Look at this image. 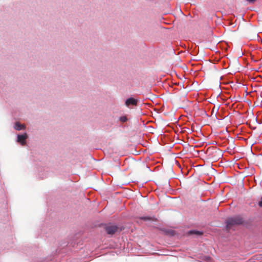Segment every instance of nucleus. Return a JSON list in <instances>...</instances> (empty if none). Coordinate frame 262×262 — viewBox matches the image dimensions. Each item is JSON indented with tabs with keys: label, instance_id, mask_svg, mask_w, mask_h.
Returning a JSON list of instances; mask_svg holds the SVG:
<instances>
[{
	"label": "nucleus",
	"instance_id": "1",
	"mask_svg": "<svg viewBox=\"0 0 262 262\" xmlns=\"http://www.w3.org/2000/svg\"><path fill=\"white\" fill-rule=\"evenodd\" d=\"M243 223V218L240 216L229 217L226 221L227 230H230L233 227L241 225Z\"/></svg>",
	"mask_w": 262,
	"mask_h": 262
},
{
	"label": "nucleus",
	"instance_id": "2",
	"mask_svg": "<svg viewBox=\"0 0 262 262\" xmlns=\"http://www.w3.org/2000/svg\"><path fill=\"white\" fill-rule=\"evenodd\" d=\"M105 230L108 234L113 235L118 230V227L114 225L107 226L105 227Z\"/></svg>",
	"mask_w": 262,
	"mask_h": 262
},
{
	"label": "nucleus",
	"instance_id": "3",
	"mask_svg": "<svg viewBox=\"0 0 262 262\" xmlns=\"http://www.w3.org/2000/svg\"><path fill=\"white\" fill-rule=\"evenodd\" d=\"M138 103V100L134 98H129L126 100L125 102V104L127 107H129L130 105L136 106Z\"/></svg>",
	"mask_w": 262,
	"mask_h": 262
},
{
	"label": "nucleus",
	"instance_id": "4",
	"mask_svg": "<svg viewBox=\"0 0 262 262\" xmlns=\"http://www.w3.org/2000/svg\"><path fill=\"white\" fill-rule=\"evenodd\" d=\"M27 138V135L26 134L21 135H18L17 136V142L20 143L21 145H24Z\"/></svg>",
	"mask_w": 262,
	"mask_h": 262
},
{
	"label": "nucleus",
	"instance_id": "5",
	"mask_svg": "<svg viewBox=\"0 0 262 262\" xmlns=\"http://www.w3.org/2000/svg\"><path fill=\"white\" fill-rule=\"evenodd\" d=\"M14 128L17 130H20L25 128V125L17 122L15 124Z\"/></svg>",
	"mask_w": 262,
	"mask_h": 262
},
{
	"label": "nucleus",
	"instance_id": "6",
	"mask_svg": "<svg viewBox=\"0 0 262 262\" xmlns=\"http://www.w3.org/2000/svg\"><path fill=\"white\" fill-rule=\"evenodd\" d=\"M188 234H196L197 235H201L203 234V233L200 231H199L191 230V231H189Z\"/></svg>",
	"mask_w": 262,
	"mask_h": 262
},
{
	"label": "nucleus",
	"instance_id": "7",
	"mask_svg": "<svg viewBox=\"0 0 262 262\" xmlns=\"http://www.w3.org/2000/svg\"><path fill=\"white\" fill-rule=\"evenodd\" d=\"M140 219L144 220V221H155V219L149 216H143L141 217Z\"/></svg>",
	"mask_w": 262,
	"mask_h": 262
},
{
	"label": "nucleus",
	"instance_id": "8",
	"mask_svg": "<svg viewBox=\"0 0 262 262\" xmlns=\"http://www.w3.org/2000/svg\"><path fill=\"white\" fill-rule=\"evenodd\" d=\"M127 119L125 116L120 117V120L122 122H125L127 121Z\"/></svg>",
	"mask_w": 262,
	"mask_h": 262
},
{
	"label": "nucleus",
	"instance_id": "9",
	"mask_svg": "<svg viewBox=\"0 0 262 262\" xmlns=\"http://www.w3.org/2000/svg\"><path fill=\"white\" fill-rule=\"evenodd\" d=\"M258 205L260 207H262V198H261L260 201H259V202H258Z\"/></svg>",
	"mask_w": 262,
	"mask_h": 262
},
{
	"label": "nucleus",
	"instance_id": "10",
	"mask_svg": "<svg viewBox=\"0 0 262 262\" xmlns=\"http://www.w3.org/2000/svg\"><path fill=\"white\" fill-rule=\"evenodd\" d=\"M246 1H248V2L250 3H253L255 1H256V0H246Z\"/></svg>",
	"mask_w": 262,
	"mask_h": 262
}]
</instances>
